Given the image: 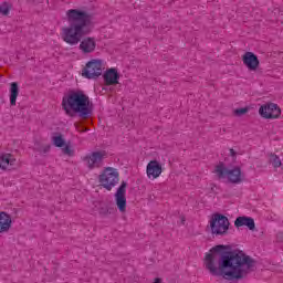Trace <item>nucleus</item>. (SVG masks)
<instances>
[{
  "mask_svg": "<svg viewBox=\"0 0 283 283\" xmlns=\"http://www.w3.org/2000/svg\"><path fill=\"white\" fill-rule=\"evenodd\" d=\"M205 266L210 275L223 277V280L229 282H240V280H244L253 271L255 261L243 251L227 252L219 262L216 254L207 253Z\"/></svg>",
  "mask_w": 283,
  "mask_h": 283,
  "instance_id": "obj_1",
  "label": "nucleus"
},
{
  "mask_svg": "<svg viewBox=\"0 0 283 283\" xmlns=\"http://www.w3.org/2000/svg\"><path fill=\"white\" fill-rule=\"evenodd\" d=\"M69 25L61 30V38L67 45H78L85 34H90L92 17L81 9H69L65 13Z\"/></svg>",
  "mask_w": 283,
  "mask_h": 283,
  "instance_id": "obj_2",
  "label": "nucleus"
},
{
  "mask_svg": "<svg viewBox=\"0 0 283 283\" xmlns=\"http://www.w3.org/2000/svg\"><path fill=\"white\" fill-rule=\"evenodd\" d=\"M62 109L66 116L80 114L83 118L90 116V96L82 90H71L62 97Z\"/></svg>",
  "mask_w": 283,
  "mask_h": 283,
  "instance_id": "obj_3",
  "label": "nucleus"
},
{
  "mask_svg": "<svg viewBox=\"0 0 283 283\" xmlns=\"http://www.w3.org/2000/svg\"><path fill=\"white\" fill-rule=\"evenodd\" d=\"M214 174L220 180H228L232 185H240L243 180L240 167L227 168L223 164H219L214 168Z\"/></svg>",
  "mask_w": 283,
  "mask_h": 283,
  "instance_id": "obj_4",
  "label": "nucleus"
},
{
  "mask_svg": "<svg viewBox=\"0 0 283 283\" xmlns=\"http://www.w3.org/2000/svg\"><path fill=\"white\" fill-rule=\"evenodd\" d=\"M98 182L106 191H112L120 182V174L114 167H105L98 175Z\"/></svg>",
  "mask_w": 283,
  "mask_h": 283,
  "instance_id": "obj_5",
  "label": "nucleus"
},
{
  "mask_svg": "<svg viewBox=\"0 0 283 283\" xmlns=\"http://www.w3.org/2000/svg\"><path fill=\"white\" fill-rule=\"evenodd\" d=\"M103 70H105V61L93 59L82 69V76L91 81H96L103 74Z\"/></svg>",
  "mask_w": 283,
  "mask_h": 283,
  "instance_id": "obj_6",
  "label": "nucleus"
},
{
  "mask_svg": "<svg viewBox=\"0 0 283 283\" xmlns=\"http://www.w3.org/2000/svg\"><path fill=\"white\" fill-rule=\"evenodd\" d=\"M229 219L222 214H214L210 220L211 232L214 235H224L229 231Z\"/></svg>",
  "mask_w": 283,
  "mask_h": 283,
  "instance_id": "obj_7",
  "label": "nucleus"
},
{
  "mask_svg": "<svg viewBox=\"0 0 283 283\" xmlns=\"http://www.w3.org/2000/svg\"><path fill=\"white\" fill-rule=\"evenodd\" d=\"M107 158V151L105 150H95L88 153L84 158L83 161L85 163L88 169H98L103 165V160Z\"/></svg>",
  "mask_w": 283,
  "mask_h": 283,
  "instance_id": "obj_8",
  "label": "nucleus"
},
{
  "mask_svg": "<svg viewBox=\"0 0 283 283\" xmlns=\"http://www.w3.org/2000/svg\"><path fill=\"white\" fill-rule=\"evenodd\" d=\"M115 203L119 213H125L127 211V182L122 181L120 186L115 192Z\"/></svg>",
  "mask_w": 283,
  "mask_h": 283,
  "instance_id": "obj_9",
  "label": "nucleus"
},
{
  "mask_svg": "<svg viewBox=\"0 0 283 283\" xmlns=\"http://www.w3.org/2000/svg\"><path fill=\"white\" fill-rule=\"evenodd\" d=\"M259 114L261 118H265L266 120H275V118H280L282 115V109H280V106L274 103H269L265 105H262L259 108Z\"/></svg>",
  "mask_w": 283,
  "mask_h": 283,
  "instance_id": "obj_10",
  "label": "nucleus"
},
{
  "mask_svg": "<svg viewBox=\"0 0 283 283\" xmlns=\"http://www.w3.org/2000/svg\"><path fill=\"white\" fill-rule=\"evenodd\" d=\"M19 160H17V156L10 153H2L0 154V169L2 171H10L18 167Z\"/></svg>",
  "mask_w": 283,
  "mask_h": 283,
  "instance_id": "obj_11",
  "label": "nucleus"
},
{
  "mask_svg": "<svg viewBox=\"0 0 283 283\" xmlns=\"http://www.w3.org/2000/svg\"><path fill=\"white\" fill-rule=\"evenodd\" d=\"M146 176L148 180L160 178L163 176V164L156 159L150 160L146 166Z\"/></svg>",
  "mask_w": 283,
  "mask_h": 283,
  "instance_id": "obj_12",
  "label": "nucleus"
},
{
  "mask_svg": "<svg viewBox=\"0 0 283 283\" xmlns=\"http://www.w3.org/2000/svg\"><path fill=\"white\" fill-rule=\"evenodd\" d=\"M103 81L107 87H109L112 85H118V83L120 81V73H118V69H116V67L107 69L103 73Z\"/></svg>",
  "mask_w": 283,
  "mask_h": 283,
  "instance_id": "obj_13",
  "label": "nucleus"
},
{
  "mask_svg": "<svg viewBox=\"0 0 283 283\" xmlns=\"http://www.w3.org/2000/svg\"><path fill=\"white\" fill-rule=\"evenodd\" d=\"M243 65L250 70V72H255L258 67H260V60L258 59V55L253 52H245L242 55Z\"/></svg>",
  "mask_w": 283,
  "mask_h": 283,
  "instance_id": "obj_14",
  "label": "nucleus"
},
{
  "mask_svg": "<svg viewBox=\"0 0 283 283\" xmlns=\"http://www.w3.org/2000/svg\"><path fill=\"white\" fill-rule=\"evenodd\" d=\"M80 50L83 54H92L96 50V39L94 38H84L80 42Z\"/></svg>",
  "mask_w": 283,
  "mask_h": 283,
  "instance_id": "obj_15",
  "label": "nucleus"
},
{
  "mask_svg": "<svg viewBox=\"0 0 283 283\" xmlns=\"http://www.w3.org/2000/svg\"><path fill=\"white\" fill-rule=\"evenodd\" d=\"M12 229V216L6 211H0V233H8Z\"/></svg>",
  "mask_w": 283,
  "mask_h": 283,
  "instance_id": "obj_16",
  "label": "nucleus"
},
{
  "mask_svg": "<svg viewBox=\"0 0 283 283\" xmlns=\"http://www.w3.org/2000/svg\"><path fill=\"white\" fill-rule=\"evenodd\" d=\"M234 227H247L250 231H255V220L251 217H238L234 221Z\"/></svg>",
  "mask_w": 283,
  "mask_h": 283,
  "instance_id": "obj_17",
  "label": "nucleus"
},
{
  "mask_svg": "<svg viewBox=\"0 0 283 283\" xmlns=\"http://www.w3.org/2000/svg\"><path fill=\"white\" fill-rule=\"evenodd\" d=\"M51 143L54 147H59L61 149L65 147V137L61 133H53L51 136Z\"/></svg>",
  "mask_w": 283,
  "mask_h": 283,
  "instance_id": "obj_18",
  "label": "nucleus"
},
{
  "mask_svg": "<svg viewBox=\"0 0 283 283\" xmlns=\"http://www.w3.org/2000/svg\"><path fill=\"white\" fill-rule=\"evenodd\" d=\"M17 98H19V84L17 82H12L10 84V104L12 106L17 105Z\"/></svg>",
  "mask_w": 283,
  "mask_h": 283,
  "instance_id": "obj_19",
  "label": "nucleus"
},
{
  "mask_svg": "<svg viewBox=\"0 0 283 283\" xmlns=\"http://www.w3.org/2000/svg\"><path fill=\"white\" fill-rule=\"evenodd\" d=\"M11 8L12 7L8 2L0 3V14H2V17H8V14H10Z\"/></svg>",
  "mask_w": 283,
  "mask_h": 283,
  "instance_id": "obj_20",
  "label": "nucleus"
},
{
  "mask_svg": "<svg viewBox=\"0 0 283 283\" xmlns=\"http://www.w3.org/2000/svg\"><path fill=\"white\" fill-rule=\"evenodd\" d=\"M61 149L64 156H69L70 158L74 156V147H72L70 144H64V146Z\"/></svg>",
  "mask_w": 283,
  "mask_h": 283,
  "instance_id": "obj_21",
  "label": "nucleus"
},
{
  "mask_svg": "<svg viewBox=\"0 0 283 283\" xmlns=\"http://www.w3.org/2000/svg\"><path fill=\"white\" fill-rule=\"evenodd\" d=\"M272 165L275 167V169H277V167H282V160L280 157H277V155L272 156Z\"/></svg>",
  "mask_w": 283,
  "mask_h": 283,
  "instance_id": "obj_22",
  "label": "nucleus"
},
{
  "mask_svg": "<svg viewBox=\"0 0 283 283\" xmlns=\"http://www.w3.org/2000/svg\"><path fill=\"white\" fill-rule=\"evenodd\" d=\"M248 112H249V107L234 109L235 116H244V114H248Z\"/></svg>",
  "mask_w": 283,
  "mask_h": 283,
  "instance_id": "obj_23",
  "label": "nucleus"
},
{
  "mask_svg": "<svg viewBox=\"0 0 283 283\" xmlns=\"http://www.w3.org/2000/svg\"><path fill=\"white\" fill-rule=\"evenodd\" d=\"M50 145H42L40 148H39V154H41L42 156H45V154L50 153Z\"/></svg>",
  "mask_w": 283,
  "mask_h": 283,
  "instance_id": "obj_24",
  "label": "nucleus"
},
{
  "mask_svg": "<svg viewBox=\"0 0 283 283\" xmlns=\"http://www.w3.org/2000/svg\"><path fill=\"white\" fill-rule=\"evenodd\" d=\"M221 251H224V245H217V247H213V248L210 250V253H220Z\"/></svg>",
  "mask_w": 283,
  "mask_h": 283,
  "instance_id": "obj_25",
  "label": "nucleus"
},
{
  "mask_svg": "<svg viewBox=\"0 0 283 283\" xmlns=\"http://www.w3.org/2000/svg\"><path fill=\"white\" fill-rule=\"evenodd\" d=\"M76 130L80 132V133L87 132L86 128H81L80 126H76Z\"/></svg>",
  "mask_w": 283,
  "mask_h": 283,
  "instance_id": "obj_26",
  "label": "nucleus"
},
{
  "mask_svg": "<svg viewBox=\"0 0 283 283\" xmlns=\"http://www.w3.org/2000/svg\"><path fill=\"white\" fill-rule=\"evenodd\" d=\"M153 283H164V282H163V279L156 277Z\"/></svg>",
  "mask_w": 283,
  "mask_h": 283,
  "instance_id": "obj_27",
  "label": "nucleus"
},
{
  "mask_svg": "<svg viewBox=\"0 0 283 283\" xmlns=\"http://www.w3.org/2000/svg\"><path fill=\"white\" fill-rule=\"evenodd\" d=\"M230 156H235V150L233 148L230 149Z\"/></svg>",
  "mask_w": 283,
  "mask_h": 283,
  "instance_id": "obj_28",
  "label": "nucleus"
},
{
  "mask_svg": "<svg viewBox=\"0 0 283 283\" xmlns=\"http://www.w3.org/2000/svg\"><path fill=\"white\" fill-rule=\"evenodd\" d=\"M181 224H185V217H181Z\"/></svg>",
  "mask_w": 283,
  "mask_h": 283,
  "instance_id": "obj_29",
  "label": "nucleus"
}]
</instances>
